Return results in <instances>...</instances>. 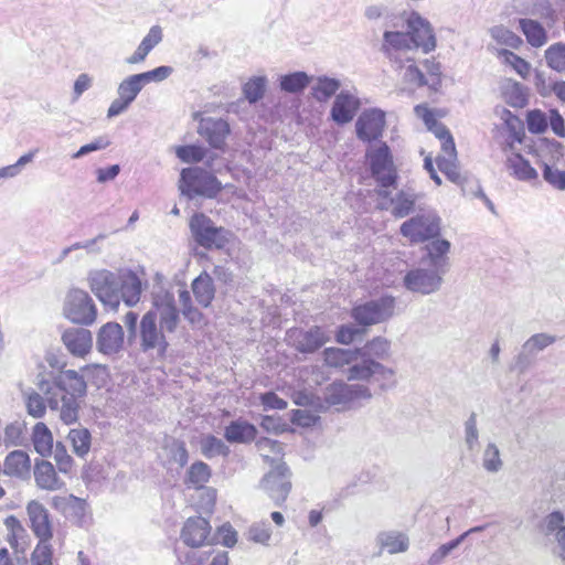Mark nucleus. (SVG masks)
I'll return each instance as SVG.
<instances>
[{"instance_id": "nucleus-1", "label": "nucleus", "mask_w": 565, "mask_h": 565, "mask_svg": "<svg viewBox=\"0 0 565 565\" xmlns=\"http://www.w3.org/2000/svg\"><path fill=\"white\" fill-rule=\"evenodd\" d=\"M180 322L174 297L168 291L154 294L152 306L139 324V345L143 353L164 359L169 349L167 334L173 333Z\"/></svg>"}, {"instance_id": "nucleus-2", "label": "nucleus", "mask_w": 565, "mask_h": 565, "mask_svg": "<svg viewBox=\"0 0 565 565\" xmlns=\"http://www.w3.org/2000/svg\"><path fill=\"white\" fill-rule=\"evenodd\" d=\"M414 113L424 121L426 128L440 141L441 150L436 157L439 171L451 182H461L454 137L450 130L438 120V117L445 116L446 113L444 110H433L426 104L416 105Z\"/></svg>"}, {"instance_id": "nucleus-3", "label": "nucleus", "mask_w": 565, "mask_h": 565, "mask_svg": "<svg viewBox=\"0 0 565 565\" xmlns=\"http://www.w3.org/2000/svg\"><path fill=\"white\" fill-rule=\"evenodd\" d=\"M395 66L394 71L397 73L402 84L406 87H423L427 86L433 92H438L441 86V65L438 61L427 58L423 62L425 72H423L416 64L414 58H399L393 60Z\"/></svg>"}, {"instance_id": "nucleus-4", "label": "nucleus", "mask_w": 565, "mask_h": 565, "mask_svg": "<svg viewBox=\"0 0 565 565\" xmlns=\"http://www.w3.org/2000/svg\"><path fill=\"white\" fill-rule=\"evenodd\" d=\"M366 159L372 177L380 186H395L397 180V170L394 166L393 156L390 147L382 142L376 148L366 152Z\"/></svg>"}, {"instance_id": "nucleus-5", "label": "nucleus", "mask_w": 565, "mask_h": 565, "mask_svg": "<svg viewBox=\"0 0 565 565\" xmlns=\"http://www.w3.org/2000/svg\"><path fill=\"white\" fill-rule=\"evenodd\" d=\"M181 182L189 195L215 198L222 190L221 182L215 175L201 168H185L181 171Z\"/></svg>"}, {"instance_id": "nucleus-6", "label": "nucleus", "mask_w": 565, "mask_h": 565, "mask_svg": "<svg viewBox=\"0 0 565 565\" xmlns=\"http://www.w3.org/2000/svg\"><path fill=\"white\" fill-rule=\"evenodd\" d=\"M82 375L74 370H66L61 372L55 381L56 387L67 395V397L79 398L86 393V382L84 377H89L93 374L106 375V367L99 364H89L82 367Z\"/></svg>"}, {"instance_id": "nucleus-7", "label": "nucleus", "mask_w": 565, "mask_h": 565, "mask_svg": "<svg viewBox=\"0 0 565 565\" xmlns=\"http://www.w3.org/2000/svg\"><path fill=\"white\" fill-rule=\"evenodd\" d=\"M180 539L190 548H201L215 543L210 521L200 515L190 516L184 521Z\"/></svg>"}, {"instance_id": "nucleus-8", "label": "nucleus", "mask_w": 565, "mask_h": 565, "mask_svg": "<svg viewBox=\"0 0 565 565\" xmlns=\"http://www.w3.org/2000/svg\"><path fill=\"white\" fill-rule=\"evenodd\" d=\"M190 228L196 243L204 248H223L227 243L224 230L215 227L203 213H195L190 218Z\"/></svg>"}, {"instance_id": "nucleus-9", "label": "nucleus", "mask_w": 565, "mask_h": 565, "mask_svg": "<svg viewBox=\"0 0 565 565\" xmlns=\"http://www.w3.org/2000/svg\"><path fill=\"white\" fill-rule=\"evenodd\" d=\"M405 23L413 49L422 50L426 54L436 49L437 40L427 20L423 19L417 12H412L407 15Z\"/></svg>"}, {"instance_id": "nucleus-10", "label": "nucleus", "mask_w": 565, "mask_h": 565, "mask_svg": "<svg viewBox=\"0 0 565 565\" xmlns=\"http://www.w3.org/2000/svg\"><path fill=\"white\" fill-rule=\"evenodd\" d=\"M439 220L430 214H419L401 225V233L409 243H423L439 235Z\"/></svg>"}, {"instance_id": "nucleus-11", "label": "nucleus", "mask_w": 565, "mask_h": 565, "mask_svg": "<svg viewBox=\"0 0 565 565\" xmlns=\"http://www.w3.org/2000/svg\"><path fill=\"white\" fill-rule=\"evenodd\" d=\"M290 476L291 473L286 462L279 461L262 480L263 488L278 505L286 501L291 490Z\"/></svg>"}, {"instance_id": "nucleus-12", "label": "nucleus", "mask_w": 565, "mask_h": 565, "mask_svg": "<svg viewBox=\"0 0 565 565\" xmlns=\"http://www.w3.org/2000/svg\"><path fill=\"white\" fill-rule=\"evenodd\" d=\"M394 299L383 297L363 305L353 307L352 318L361 326H372L380 323L393 315Z\"/></svg>"}, {"instance_id": "nucleus-13", "label": "nucleus", "mask_w": 565, "mask_h": 565, "mask_svg": "<svg viewBox=\"0 0 565 565\" xmlns=\"http://www.w3.org/2000/svg\"><path fill=\"white\" fill-rule=\"evenodd\" d=\"M64 315L74 323L89 324L96 318V310L87 292L74 290L67 296Z\"/></svg>"}, {"instance_id": "nucleus-14", "label": "nucleus", "mask_w": 565, "mask_h": 565, "mask_svg": "<svg viewBox=\"0 0 565 565\" xmlns=\"http://www.w3.org/2000/svg\"><path fill=\"white\" fill-rule=\"evenodd\" d=\"M328 340L329 338L320 327H313L309 330L291 328L286 333L288 345L300 353H313L324 345Z\"/></svg>"}, {"instance_id": "nucleus-15", "label": "nucleus", "mask_w": 565, "mask_h": 565, "mask_svg": "<svg viewBox=\"0 0 565 565\" xmlns=\"http://www.w3.org/2000/svg\"><path fill=\"white\" fill-rule=\"evenodd\" d=\"M212 477L211 467L204 461H194L188 469L184 483L190 489L202 490L205 489V494L209 500V508L213 509L216 502V490L206 488V483Z\"/></svg>"}, {"instance_id": "nucleus-16", "label": "nucleus", "mask_w": 565, "mask_h": 565, "mask_svg": "<svg viewBox=\"0 0 565 565\" xmlns=\"http://www.w3.org/2000/svg\"><path fill=\"white\" fill-rule=\"evenodd\" d=\"M384 127L385 115L383 111L376 109L365 110L356 120V136L363 141L371 142L382 136Z\"/></svg>"}, {"instance_id": "nucleus-17", "label": "nucleus", "mask_w": 565, "mask_h": 565, "mask_svg": "<svg viewBox=\"0 0 565 565\" xmlns=\"http://www.w3.org/2000/svg\"><path fill=\"white\" fill-rule=\"evenodd\" d=\"M26 513L33 533L41 541L49 542L53 536V532L49 512L41 502L32 500L26 505Z\"/></svg>"}, {"instance_id": "nucleus-18", "label": "nucleus", "mask_w": 565, "mask_h": 565, "mask_svg": "<svg viewBox=\"0 0 565 565\" xmlns=\"http://www.w3.org/2000/svg\"><path fill=\"white\" fill-rule=\"evenodd\" d=\"M529 152L536 158V163L543 169H546V166H555L564 156L562 145L547 138H539L534 141Z\"/></svg>"}, {"instance_id": "nucleus-19", "label": "nucleus", "mask_w": 565, "mask_h": 565, "mask_svg": "<svg viewBox=\"0 0 565 565\" xmlns=\"http://www.w3.org/2000/svg\"><path fill=\"white\" fill-rule=\"evenodd\" d=\"M92 291L103 303L114 309L118 307L120 297L113 274H98L92 281Z\"/></svg>"}, {"instance_id": "nucleus-20", "label": "nucleus", "mask_w": 565, "mask_h": 565, "mask_svg": "<svg viewBox=\"0 0 565 565\" xmlns=\"http://www.w3.org/2000/svg\"><path fill=\"white\" fill-rule=\"evenodd\" d=\"M404 282L407 289L412 291L430 294L439 288L441 278L431 271L414 269L407 273Z\"/></svg>"}, {"instance_id": "nucleus-21", "label": "nucleus", "mask_w": 565, "mask_h": 565, "mask_svg": "<svg viewBox=\"0 0 565 565\" xmlns=\"http://www.w3.org/2000/svg\"><path fill=\"white\" fill-rule=\"evenodd\" d=\"M124 345V330L117 322L104 324L97 337L98 350L105 354L118 352Z\"/></svg>"}, {"instance_id": "nucleus-22", "label": "nucleus", "mask_w": 565, "mask_h": 565, "mask_svg": "<svg viewBox=\"0 0 565 565\" xmlns=\"http://www.w3.org/2000/svg\"><path fill=\"white\" fill-rule=\"evenodd\" d=\"M358 396L370 397L371 394L366 387L350 386L343 382H334L326 388V401L331 405L345 403Z\"/></svg>"}, {"instance_id": "nucleus-23", "label": "nucleus", "mask_w": 565, "mask_h": 565, "mask_svg": "<svg viewBox=\"0 0 565 565\" xmlns=\"http://www.w3.org/2000/svg\"><path fill=\"white\" fill-rule=\"evenodd\" d=\"M360 102L350 94H339L331 109V118L339 125L350 122L359 110Z\"/></svg>"}, {"instance_id": "nucleus-24", "label": "nucleus", "mask_w": 565, "mask_h": 565, "mask_svg": "<svg viewBox=\"0 0 565 565\" xmlns=\"http://www.w3.org/2000/svg\"><path fill=\"white\" fill-rule=\"evenodd\" d=\"M63 343L75 356L84 358L92 349V334L85 329H70L62 335Z\"/></svg>"}, {"instance_id": "nucleus-25", "label": "nucleus", "mask_w": 565, "mask_h": 565, "mask_svg": "<svg viewBox=\"0 0 565 565\" xmlns=\"http://www.w3.org/2000/svg\"><path fill=\"white\" fill-rule=\"evenodd\" d=\"M34 480L40 489L46 491H56L64 487V482L58 478L54 466L46 460L36 461L34 465Z\"/></svg>"}, {"instance_id": "nucleus-26", "label": "nucleus", "mask_w": 565, "mask_h": 565, "mask_svg": "<svg viewBox=\"0 0 565 565\" xmlns=\"http://www.w3.org/2000/svg\"><path fill=\"white\" fill-rule=\"evenodd\" d=\"M257 435L256 427L246 420H234L225 429V438L230 443H249Z\"/></svg>"}, {"instance_id": "nucleus-27", "label": "nucleus", "mask_w": 565, "mask_h": 565, "mask_svg": "<svg viewBox=\"0 0 565 565\" xmlns=\"http://www.w3.org/2000/svg\"><path fill=\"white\" fill-rule=\"evenodd\" d=\"M386 373L392 374V371L373 360H364L360 364H354L349 369V381H369L373 375Z\"/></svg>"}, {"instance_id": "nucleus-28", "label": "nucleus", "mask_w": 565, "mask_h": 565, "mask_svg": "<svg viewBox=\"0 0 565 565\" xmlns=\"http://www.w3.org/2000/svg\"><path fill=\"white\" fill-rule=\"evenodd\" d=\"M78 398L67 397V395H62L61 399L54 397H49V406L52 409H61V419L64 424L71 425L74 424L78 419V411L79 404L77 402Z\"/></svg>"}, {"instance_id": "nucleus-29", "label": "nucleus", "mask_w": 565, "mask_h": 565, "mask_svg": "<svg viewBox=\"0 0 565 565\" xmlns=\"http://www.w3.org/2000/svg\"><path fill=\"white\" fill-rule=\"evenodd\" d=\"M162 40V29L154 25L150 29L149 33L143 38L135 53L127 58L129 64H137L142 62L149 52L158 45Z\"/></svg>"}, {"instance_id": "nucleus-30", "label": "nucleus", "mask_w": 565, "mask_h": 565, "mask_svg": "<svg viewBox=\"0 0 565 565\" xmlns=\"http://www.w3.org/2000/svg\"><path fill=\"white\" fill-rule=\"evenodd\" d=\"M141 291V281L136 274L129 271L122 275L120 279V294L126 305L135 306L140 300Z\"/></svg>"}, {"instance_id": "nucleus-31", "label": "nucleus", "mask_w": 565, "mask_h": 565, "mask_svg": "<svg viewBox=\"0 0 565 565\" xmlns=\"http://www.w3.org/2000/svg\"><path fill=\"white\" fill-rule=\"evenodd\" d=\"M495 55L505 66L511 67L521 78L526 79L530 77L532 66L523 57L507 49H497Z\"/></svg>"}, {"instance_id": "nucleus-32", "label": "nucleus", "mask_w": 565, "mask_h": 565, "mask_svg": "<svg viewBox=\"0 0 565 565\" xmlns=\"http://www.w3.org/2000/svg\"><path fill=\"white\" fill-rule=\"evenodd\" d=\"M519 26L527 43L533 47H541L547 42V33L540 22L531 19H520Z\"/></svg>"}, {"instance_id": "nucleus-33", "label": "nucleus", "mask_w": 565, "mask_h": 565, "mask_svg": "<svg viewBox=\"0 0 565 565\" xmlns=\"http://www.w3.org/2000/svg\"><path fill=\"white\" fill-rule=\"evenodd\" d=\"M360 353V349L345 350L340 348H327L323 351V359L326 365L330 367L341 369L356 360Z\"/></svg>"}, {"instance_id": "nucleus-34", "label": "nucleus", "mask_w": 565, "mask_h": 565, "mask_svg": "<svg viewBox=\"0 0 565 565\" xmlns=\"http://www.w3.org/2000/svg\"><path fill=\"white\" fill-rule=\"evenodd\" d=\"M407 31H385L383 34L382 52L388 57L393 52L412 50Z\"/></svg>"}, {"instance_id": "nucleus-35", "label": "nucleus", "mask_w": 565, "mask_h": 565, "mask_svg": "<svg viewBox=\"0 0 565 565\" xmlns=\"http://www.w3.org/2000/svg\"><path fill=\"white\" fill-rule=\"evenodd\" d=\"M230 134V126L225 120H210L204 127V137L207 142L216 149H222L225 145L226 137Z\"/></svg>"}, {"instance_id": "nucleus-36", "label": "nucleus", "mask_w": 565, "mask_h": 565, "mask_svg": "<svg viewBox=\"0 0 565 565\" xmlns=\"http://www.w3.org/2000/svg\"><path fill=\"white\" fill-rule=\"evenodd\" d=\"M31 461L29 455L22 450L10 452L4 460V473L21 477L30 471Z\"/></svg>"}, {"instance_id": "nucleus-37", "label": "nucleus", "mask_w": 565, "mask_h": 565, "mask_svg": "<svg viewBox=\"0 0 565 565\" xmlns=\"http://www.w3.org/2000/svg\"><path fill=\"white\" fill-rule=\"evenodd\" d=\"M192 290L196 301L202 307H209L214 299L213 280L207 274H202L193 280Z\"/></svg>"}, {"instance_id": "nucleus-38", "label": "nucleus", "mask_w": 565, "mask_h": 565, "mask_svg": "<svg viewBox=\"0 0 565 565\" xmlns=\"http://www.w3.org/2000/svg\"><path fill=\"white\" fill-rule=\"evenodd\" d=\"M32 443L36 452L47 457L53 450V435L44 423H36L32 431Z\"/></svg>"}, {"instance_id": "nucleus-39", "label": "nucleus", "mask_w": 565, "mask_h": 565, "mask_svg": "<svg viewBox=\"0 0 565 565\" xmlns=\"http://www.w3.org/2000/svg\"><path fill=\"white\" fill-rule=\"evenodd\" d=\"M507 164L511 173L519 180L530 181L537 178L536 170L519 153L511 154Z\"/></svg>"}, {"instance_id": "nucleus-40", "label": "nucleus", "mask_w": 565, "mask_h": 565, "mask_svg": "<svg viewBox=\"0 0 565 565\" xmlns=\"http://www.w3.org/2000/svg\"><path fill=\"white\" fill-rule=\"evenodd\" d=\"M503 98L511 107L523 108L527 105L526 88L518 82H510L504 87Z\"/></svg>"}, {"instance_id": "nucleus-41", "label": "nucleus", "mask_w": 565, "mask_h": 565, "mask_svg": "<svg viewBox=\"0 0 565 565\" xmlns=\"http://www.w3.org/2000/svg\"><path fill=\"white\" fill-rule=\"evenodd\" d=\"M68 439L71 441L73 451L84 457L90 449V434L86 428H74L68 433Z\"/></svg>"}, {"instance_id": "nucleus-42", "label": "nucleus", "mask_w": 565, "mask_h": 565, "mask_svg": "<svg viewBox=\"0 0 565 565\" xmlns=\"http://www.w3.org/2000/svg\"><path fill=\"white\" fill-rule=\"evenodd\" d=\"M51 505L63 514H70L76 509L82 510L85 501L73 494L55 495L52 498Z\"/></svg>"}, {"instance_id": "nucleus-43", "label": "nucleus", "mask_w": 565, "mask_h": 565, "mask_svg": "<svg viewBox=\"0 0 565 565\" xmlns=\"http://www.w3.org/2000/svg\"><path fill=\"white\" fill-rule=\"evenodd\" d=\"M179 300L182 306V313L191 324L200 326L205 323L203 313L192 306L191 295L188 290L180 291Z\"/></svg>"}, {"instance_id": "nucleus-44", "label": "nucleus", "mask_w": 565, "mask_h": 565, "mask_svg": "<svg viewBox=\"0 0 565 565\" xmlns=\"http://www.w3.org/2000/svg\"><path fill=\"white\" fill-rule=\"evenodd\" d=\"M145 85L140 74L131 75L120 83L118 95L131 103Z\"/></svg>"}, {"instance_id": "nucleus-45", "label": "nucleus", "mask_w": 565, "mask_h": 565, "mask_svg": "<svg viewBox=\"0 0 565 565\" xmlns=\"http://www.w3.org/2000/svg\"><path fill=\"white\" fill-rule=\"evenodd\" d=\"M491 35L498 44L513 50H519L523 45V40L518 34L503 26L493 28Z\"/></svg>"}, {"instance_id": "nucleus-46", "label": "nucleus", "mask_w": 565, "mask_h": 565, "mask_svg": "<svg viewBox=\"0 0 565 565\" xmlns=\"http://www.w3.org/2000/svg\"><path fill=\"white\" fill-rule=\"evenodd\" d=\"M310 79L303 72H295L280 78V87L288 93H298L305 89Z\"/></svg>"}, {"instance_id": "nucleus-47", "label": "nucleus", "mask_w": 565, "mask_h": 565, "mask_svg": "<svg viewBox=\"0 0 565 565\" xmlns=\"http://www.w3.org/2000/svg\"><path fill=\"white\" fill-rule=\"evenodd\" d=\"M545 58H546L547 65L551 68H553L559 73H565V44H563V43L552 44L545 51Z\"/></svg>"}, {"instance_id": "nucleus-48", "label": "nucleus", "mask_w": 565, "mask_h": 565, "mask_svg": "<svg viewBox=\"0 0 565 565\" xmlns=\"http://www.w3.org/2000/svg\"><path fill=\"white\" fill-rule=\"evenodd\" d=\"M340 87L337 79L322 77L318 79L317 85L312 88L313 97L319 102H326L333 96Z\"/></svg>"}, {"instance_id": "nucleus-49", "label": "nucleus", "mask_w": 565, "mask_h": 565, "mask_svg": "<svg viewBox=\"0 0 565 565\" xmlns=\"http://www.w3.org/2000/svg\"><path fill=\"white\" fill-rule=\"evenodd\" d=\"M177 157L185 163L200 162L205 157L204 148L195 145L179 146L175 148Z\"/></svg>"}, {"instance_id": "nucleus-50", "label": "nucleus", "mask_w": 565, "mask_h": 565, "mask_svg": "<svg viewBox=\"0 0 565 565\" xmlns=\"http://www.w3.org/2000/svg\"><path fill=\"white\" fill-rule=\"evenodd\" d=\"M527 129L532 134H542L548 127L546 115L540 109H533L526 114Z\"/></svg>"}, {"instance_id": "nucleus-51", "label": "nucleus", "mask_w": 565, "mask_h": 565, "mask_svg": "<svg viewBox=\"0 0 565 565\" xmlns=\"http://www.w3.org/2000/svg\"><path fill=\"white\" fill-rule=\"evenodd\" d=\"M201 451L206 458L226 454L227 448L223 441L213 435H207L201 440Z\"/></svg>"}, {"instance_id": "nucleus-52", "label": "nucleus", "mask_w": 565, "mask_h": 565, "mask_svg": "<svg viewBox=\"0 0 565 565\" xmlns=\"http://www.w3.org/2000/svg\"><path fill=\"white\" fill-rule=\"evenodd\" d=\"M266 82L263 77L249 79L243 88L244 95L249 103H256L265 93Z\"/></svg>"}, {"instance_id": "nucleus-53", "label": "nucleus", "mask_w": 565, "mask_h": 565, "mask_svg": "<svg viewBox=\"0 0 565 565\" xmlns=\"http://www.w3.org/2000/svg\"><path fill=\"white\" fill-rule=\"evenodd\" d=\"M32 565H53V552L49 542L40 540L31 555Z\"/></svg>"}, {"instance_id": "nucleus-54", "label": "nucleus", "mask_w": 565, "mask_h": 565, "mask_svg": "<svg viewBox=\"0 0 565 565\" xmlns=\"http://www.w3.org/2000/svg\"><path fill=\"white\" fill-rule=\"evenodd\" d=\"M382 545L391 554L402 553L408 548V539L403 533L390 534L384 539Z\"/></svg>"}, {"instance_id": "nucleus-55", "label": "nucleus", "mask_w": 565, "mask_h": 565, "mask_svg": "<svg viewBox=\"0 0 565 565\" xmlns=\"http://www.w3.org/2000/svg\"><path fill=\"white\" fill-rule=\"evenodd\" d=\"M54 459L60 472L70 475L74 470V460L67 454L66 448L62 444L56 445Z\"/></svg>"}, {"instance_id": "nucleus-56", "label": "nucleus", "mask_w": 565, "mask_h": 565, "mask_svg": "<svg viewBox=\"0 0 565 565\" xmlns=\"http://www.w3.org/2000/svg\"><path fill=\"white\" fill-rule=\"evenodd\" d=\"M364 349L370 355H373L377 359H385L390 353V342L384 338L376 337L369 341Z\"/></svg>"}, {"instance_id": "nucleus-57", "label": "nucleus", "mask_w": 565, "mask_h": 565, "mask_svg": "<svg viewBox=\"0 0 565 565\" xmlns=\"http://www.w3.org/2000/svg\"><path fill=\"white\" fill-rule=\"evenodd\" d=\"M414 206L415 200L404 193H401L397 195L392 213L395 217H405L414 210Z\"/></svg>"}, {"instance_id": "nucleus-58", "label": "nucleus", "mask_w": 565, "mask_h": 565, "mask_svg": "<svg viewBox=\"0 0 565 565\" xmlns=\"http://www.w3.org/2000/svg\"><path fill=\"white\" fill-rule=\"evenodd\" d=\"M4 524L9 530L8 542L12 547H15L18 545L19 537L24 533V529L14 515L7 516Z\"/></svg>"}, {"instance_id": "nucleus-59", "label": "nucleus", "mask_w": 565, "mask_h": 565, "mask_svg": "<svg viewBox=\"0 0 565 565\" xmlns=\"http://www.w3.org/2000/svg\"><path fill=\"white\" fill-rule=\"evenodd\" d=\"M555 166L547 167L543 169V178L544 180L558 190L565 189V171H561Z\"/></svg>"}, {"instance_id": "nucleus-60", "label": "nucleus", "mask_w": 565, "mask_h": 565, "mask_svg": "<svg viewBox=\"0 0 565 565\" xmlns=\"http://www.w3.org/2000/svg\"><path fill=\"white\" fill-rule=\"evenodd\" d=\"M270 537V529L264 523L255 524L248 530V539L255 543L267 544Z\"/></svg>"}, {"instance_id": "nucleus-61", "label": "nucleus", "mask_w": 565, "mask_h": 565, "mask_svg": "<svg viewBox=\"0 0 565 565\" xmlns=\"http://www.w3.org/2000/svg\"><path fill=\"white\" fill-rule=\"evenodd\" d=\"M26 408L28 413L35 418L42 417L46 409L44 399L38 393L29 395L26 399Z\"/></svg>"}, {"instance_id": "nucleus-62", "label": "nucleus", "mask_w": 565, "mask_h": 565, "mask_svg": "<svg viewBox=\"0 0 565 565\" xmlns=\"http://www.w3.org/2000/svg\"><path fill=\"white\" fill-rule=\"evenodd\" d=\"M110 145V140L107 137H99L94 141L82 146L77 152L73 154L74 159L83 157L89 152L102 150L107 148Z\"/></svg>"}, {"instance_id": "nucleus-63", "label": "nucleus", "mask_w": 565, "mask_h": 565, "mask_svg": "<svg viewBox=\"0 0 565 565\" xmlns=\"http://www.w3.org/2000/svg\"><path fill=\"white\" fill-rule=\"evenodd\" d=\"M259 399L265 409H285L287 407V402L274 392L262 394Z\"/></svg>"}, {"instance_id": "nucleus-64", "label": "nucleus", "mask_w": 565, "mask_h": 565, "mask_svg": "<svg viewBox=\"0 0 565 565\" xmlns=\"http://www.w3.org/2000/svg\"><path fill=\"white\" fill-rule=\"evenodd\" d=\"M217 533L221 536L222 545L233 547L237 543V532L230 523H224L217 527Z\"/></svg>"}]
</instances>
